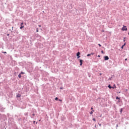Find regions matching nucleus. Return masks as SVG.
Listing matches in <instances>:
<instances>
[{"label":"nucleus","mask_w":129,"mask_h":129,"mask_svg":"<svg viewBox=\"0 0 129 129\" xmlns=\"http://www.w3.org/2000/svg\"><path fill=\"white\" fill-rule=\"evenodd\" d=\"M121 30L122 31H127V28H126V26H123Z\"/></svg>","instance_id":"f257e3e1"},{"label":"nucleus","mask_w":129,"mask_h":129,"mask_svg":"<svg viewBox=\"0 0 129 129\" xmlns=\"http://www.w3.org/2000/svg\"><path fill=\"white\" fill-rule=\"evenodd\" d=\"M77 56L78 57V59H79V58H80V52H78L77 53Z\"/></svg>","instance_id":"f03ea898"},{"label":"nucleus","mask_w":129,"mask_h":129,"mask_svg":"<svg viewBox=\"0 0 129 129\" xmlns=\"http://www.w3.org/2000/svg\"><path fill=\"white\" fill-rule=\"evenodd\" d=\"M104 60H108L109 59V57H108V56H104Z\"/></svg>","instance_id":"7ed1b4c3"},{"label":"nucleus","mask_w":129,"mask_h":129,"mask_svg":"<svg viewBox=\"0 0 129 129\" xmlns=\"http://www.w3.org/2000/svg\"><path fill=\"white\" fill-rule=\"evenodd\" d=\"M82 62H83V60L82 59H80V66H82Z\"/></svg>","instance_id":"20e7f679"},{"label":"nucleus","mask_w":129,"mask_h":129,"mask_svg":"<svg viewBox=\"0 0 129 129\" xmlns=\"http://www.w3.org/2000/svg\"><path fill=\"white\" fill-rule=\"evenodd\" d=\"M108 87L109 88H110V89H111V88H113H113H114V87H111V86H110V85H109L108 86Z\"/></svg>","instance_id":"39448f33"},{"label":"nucleus","mask_w":129,"mask_h":129,"mask_svg":"<svg viewBox=\"0 0 129 129\" xmlns=\"http://www.w3.org/2000/svg\"><path fill=\"white\" fill-rule=\"evenodd\" d=\"M125 45H126V43H124L121 47V49H123V47L125 46Z\"/></svg>","instance_id":"423d86ee"},{"label":"nucleus","mask_w":129,"mask_h":129,"mask_svg":"<svg viewBox=\"0 0 129 129\" xmlns=\"http://www.w3.org/2000/svg\"><path fill=\"white\" fill-rule=\"evenodd\" d=\"M17 97H21V94H18L17 95Z\"/></svg>","instance_id":"0eeeda50"},{"label":"nucleus","mask_w":129,"mask_h":129,"mask_svg":"<svg viewBox=\"0 0 129 129\" xmlns=\"http://www.w3.org/2000/svg\"><path fill=\"white\" fill-rule=\"evenodd\" d=\"M18 77L19 78H21V77H22V75L21 74H20L19 75H18Z\"/></svg>","instance_id":"6e6552de"},{"label":"nucleus","mask_w":129,"mask_h":129,"mask_svg":"<svg viewBox=\"0 0 129 129\" xmlns=\"http://www.w3.org/2000/svg\"><path fill=\"white\" fill-rule=\"evenodd\" d=\"M24 26H23V25H21V27H20V29H21V30H22V29L23 28H24Z\"/></svg>","instance_id":"1a4fd4ad"},{"label":"nucleus","mask_w":129,"mask_h":129,"mask_svg":"<svg viewBox=\"0 0 129 129\" xmlns=\"http://www.w3.org/2000/svg\"><path fill=\"white\" fill-rule=\"evenodd\" d=\"M36 32H39V28H37V29H36Z\"/></svg>","instance_id":"9d476101"},{"label":"nucleus","mask_w":129,"mask_h":129,"mask_svg":"<svg viewBox=\"0 0 129 129\" xmlns=\"http://www.w3.org/2000/svg\"><path fill=\"white\" fill-rule=\"evenodd\" d=\"M116 99H119H119H120V98H118V97L117 96V97H116Z\"/></svg>","instance_id":"9b49d317"},{"label":"nucleus","mask_w":129,"mask_h":129,"mask_svg":"<svg viewBox=\"0 0 129 129\" xmlns=\"http://www.w3.org/2000/svg\"><path fill=\"white\" fill-rule=\"evenodd\" d=\"M93 111H94L93 110V111H91V112H90V114H92V113H93Z\"/></svg>","instance_id":"f8f14e48"},{"label":"nucleus","mask_w":129,"mask_h":129,"mask_svg":"<svg viewBox=\"0 0 129 129\" xmlns=\"http://www.w3.org/2000/svg\"><path fill=\"white\" fill-rule=\"evenodd\" d=\"M58 97H56V98H55V100H58Z\"/></svg>","instance_id":"ddd939ff"},{"label":"nucleus","mask_w":129,"mask_h":129,"mask_svg":"<svg viewBox=\"0 0 129 129\" xmlns=\"http://www.w3.org/2000/svg\"><path fill=\"white\" fill-rule=\"evenodd\" d=\"M101 53H102V54H104V52L103 51V50H101Z\"/></svg>","instance_id":"4468645a"},{"label":"nucleus","mask_w":129,"mask_h":129,"mask_svg":"<svg viewBox=\"0 0 129 129\" xmlns=\"http://www.w3.org/2000/svg\"><path fill=\"white\" fill-rule=\"evenodd\" d=\"M91 54H87V56L88 57H89V56H91Z\"/></svg>","instance_id":"2eb2a0df"},{"label":"nucleus","mask_w":129,"mask_h":129,"mask_svg":"<svg viewBox=\"0 0 129 129\" xmlns=\"http://www.w3.org/2000/svg\"><path fill=\"white\" fill-rule=\"evenodd\" d=\"M93 120H94V121H96V120L95 119V118H93Z\"/></svg>","instance_id":"dca6fc26"},{"label":"nucleus","mask_w":129,"mask_h":129,"mask_svg":"<svg viewBox=\"0 0 129 129\" xmlns=\"http://www.w3.org/2000/svg\"><path fill=\"white\" fill-rule=\"evenodd\" d=\"M21 74H25V73H23V72H22L21 73Z\"/></svg>","instance_id":"f3484780"},{"label":"nucleus","mask_w":129,"mask_h":129,"mask_svg":"<svg viewBox=\"0 0 129 129\" xmlns=\"http://www.w3.org/2000/svg\"><path fill=\"white\" fill-rule=\"evenodd\" d=\"M98 45L99 46V47H101V45L100 44H98Z\"/></svg>","instance_id":"a211bd4d"},{"label":"nucleus","mask_w":129,"mask_h":129,"mask_svg":"<svg viewBox=\"0 0 129 129\" xmlns=\"http://www.w3.org/2000/svg\"><path fill=\"white\" fill-rule=\"evenodd\" d=\"M91 55H94V53H91Z\"/></svg>","instance_id":"6ab92c4d"},{"label":"nucleus","mask_w":129,"mask_h":129,"mask_svg":"<svg viewBox=\"0 0 129 129\" xmlns=\"http://www.w3.org/2000/svg\"><path fill=\"white\" fill-rule=\"evenodd\" d=\"M120 112H122V109H121Z\"/></svg>","instance_id":"aec40b11"},{"label":"nucleus","mask_w":129,"mask_h":129,"mask_svg":"<svg viewBox=\"0 0 129 129\" xmlns=\"http://www.w3.org/2000/svg\"><path fill=\"white\" fill-rule=\"evenodd\" d=\"M125 61H127V58H125Z\"/></svg>","instance_id":"412c9836"},{"label":"nucleus","mask_w":129,"mask_h":129,"mask_svg":"<svg viewBox=\"0 0 129 129\" xmlns=\"http://www.w3.org/2000/svg\"><path fill=\"white\" fill-rule=\"evenodd\" d=\"M58 100H59V101H62V100H61V99H59Z\"/></svg>","instance_id":"4be33fe9"},{"label":"nucleus","mask_w":129,"mask_h":129,"mask_svg":"<svg viewBox=\"0 0 129 129\" xmlns=\"http://www.w3.org/2000/svg\"><path fill=\"white\" fill-rule=\"evenodd\" d=\"M23 24H24V23H22L21 24V26H22V25H23Z\"/></svg>","instance_id":"5701e85b"},{"label":"nucleus","mask_w":129,"mask_h":129,"mask_svg":"<svg viewBox=\"0 0 129 129\" xmlns=\"http://www.w3.org/2000/svg\"><path fill=\"white\" fill-rule=\"evenodd\" d=\"M4 54H7V52H4Z\"/></svg>","instance_id":"b1692460"},{"label":"nucleus","mask_w":129,"mask_h":129,"mask_svg":"<svg viewBox=\"0 0 129 129\" xmlns=\"http://www.w3.org/2000/svg\"><path fill=\"white\" fill-rule=\"evenodd\" d=\"M114 86L115 87V88H116V87L115 86V85H114Z\"/></svg>","instance_id":"393cba45"},{"label":"nucleus","mask_w":129,"mask_h":129,"mask_svg":"<svg viewBox=\"0 0 129 129\" xmlns=\"http://www.w3.org/2000/svg\"><path fill=\"white\" fill-rule=\"evenodd\" d=\"M98 57H100V55H98Z\"/></svg>","instance_id":"a878e982"},{"label":"nucleus","mask_w":129,"mask_h":129,"mask_svg":"<svg viewBox=\"0 0 129 129\" xmlns=\"http://www.w3.org/2000/svg\"><path fill=\"white\" fill-rule=\"evenodd\" d=\"M91 109H92V110L93 109V108L91 107Z\"/></svg>","instance_id":"bb28decb"},{"label":"nucleus","mask_w":129,"mask_h":129,"mask_svg":"<svg viewBox=\"0 0 129 129\" xmlns=\"http://www.w3.org/2000/svg\"><path fill=\"white\" fill-rule=\"evenodd\" d=\"M99 126H101V124H99Z\"/></svg>","instance_id":"cd10ccee"},{"label":"nucleus","mask_w":129,"mask_h":129,"mask_svg":"<svg viewBox=\"0 0 129 129\" xmlns=\"http://www.w3.org/2000/svg\"><path fill=\"white\" fill-rule=\"evenodd\" d=\"M38 27H41V25H39Z\"/></svg>","instance_id":"c85d7f7f"},{"label":"nucleus","mask_w":129,"mask_h":129,"mask_svg":"<svg viewBox=\"0 0 129 129\" xmlns=\"http://www.w3.org/2000/svg\"><path fill=\"white\" fill-rule=\"evenodd\" d=\"M33 116H34L35 115V114H33Z\"/></svg>","instance_id":"c756f323"},{"label":"nucleus","mask_w":129,"mask_h":129,"mask_svg":"<svg viewBox=\"0 0 129 129\" xmlns=\"http://www.w3.org/2000/svg\"><path fill=\"white\" fill-rule=\"evenodd\" d=\"M95 127H96V125H95Z\"/></svg>","instance_id":"7c9ffc66"},{"label":"nucleus","mask_w":129,"mask_h":129,"mask_svg":"<svg viewBox=\"0 0 129 129\" xmlns=\"http://www.w3.org/2000/svg\"><path fill=\"white\" fill-rule=\"evenodd\" d=\"M123 41H124H124H125L124 39L123 40Z\"/></svg>","instance_id":"2f4dec72"}]
</instances>
